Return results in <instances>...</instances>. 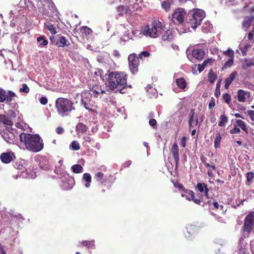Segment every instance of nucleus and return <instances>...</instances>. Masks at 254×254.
<instances>
[{"mask_svg": "<svg viewBox=\"0 0 254 254\" xmlns=\"http://www.w3.org/2000/svg\"><path fill=\"white\" fill-rule=\"evenodd\" d=\"M107 81V85L110 90H116L120 93L124 94V91L127 86V75L122 71H111L105 75Z\"/></svg>", "mask_w": 254, "mask_h": 254, "instance_id": "obj_1", "label": "nucleus"}, {"mask_svg": "<svg viewBox=\"0 0 254 254\" xmlns=\"http://www.w3.org/2000/svg\"><path fill=\"white\" fill-rule=\"evenodd\" d=\"M21 142L24 143L26 148L32 152H37L44 147L43 140L39 135L22 133L19 135Z\"/></svg>", "mask_w": 254, "mask_h": 254, "instance_id": "obj_2", "label": "nucleus"}, {"mask_svg": "<svg viewBox=\"0 0 254 254\" xmlns=\"http://www.w3.org/2000/svg\"><path fill=\"white\" fill-rule=\"evenodd\" d=\"M94 178L99 183L97 192L99 194H103L107 190H109L115 180V178L113 176L111 175L105 176L101 172L95 174Z\"/></svg>", "mask_w": 254, "mask_h": 254, "instance_id": "obj_3", "label": "nucleus"}, {"mask_svg": "<svg viewBox=\"0 0 254 254\" xmlns=\"http://www.w3.org/2000/svg\"><path fill=\"white\" fill-rule=\"evenodd\" d=\"M56 107L59 115L64 117L75 110L73 103L69 99L60 97L56 101Z\"/></svg>", "mask_w": 254, "mask_h": 254, "instance_id": "obj_4", "label": "nucleus"}, {"mask_svg": "<svg viewBox=\"0 0 254 254\" xmlns=\"http://www.w3.org/2000/svg\"><path fill=\"white\" fill-rule=\"evenodd\" d=\"M163 29L162 23L160 21L155 20L144 27L143 33L144 35L151 38H157L161 34Z\"/></svg>", "mask_w": 254, "mask_h": 254, "instance_id": "obj_5", "label": "nucleus"}, {"mask_svg": "<svg viewBox=\"0 0 254 254\" xmlns=\"http://www.w3.org/2000/svg\"><path fill=\"white\" fill-rule=\"evenodd\" d=\"M48 8L49 10L45 8L44 6H42L39 7L38 9L39 12L43 14L56 21H58L60 19V13L55 3H54L52 5L49 6Z\"/></svg>", "mask_w": 254, "mask_h": 254, "instance_id": "obj_6", "label": "nucleus"}, {"mask_svg": "<svg viewBox=\"0 0 254 254\" xmlns=\"http://www.w3.org/2000/svg\"><path fill=\"white\" fill-rule=\"evenodd\" d=\"M25 162L23 160H17L13 163V166L19 171L18 172L19 177L23 178H30V175L28 173L25 166Z\"/></svg>", "mask_w": 254, "mask_h": 254, "instance_id": "obj_7", "label": "nucleus"}, {"mask_svg": "<svg viewBox=\"0 0 254 254\" xmlns=\"http://www.w3.org/2000/svg\"><path fill=\"white\" fill-rule=\"evenodd\" d=\"M62 180V187L65 190L71 189L75 184L74 179L67 173H64L61 178Z\"/></svg>", "mask_w": 254, "mask_h": 254, "instance_id": "obj_8", "label": "nucleus"}, {"mask_svg": "<svg viewBox=\"0 0 254 254\" xmlns=\"http://www.w3.org/2000/svg\"><path fill=\"white\" fill-rule=\"evenodd\" d=\"M139 58L136 54L133 53L129 55L128 57L129 66L132 73L135 74L138 71L139 64Z\"/></svg>", "mask_w": 254, "mask_h": 254, "instance_id": "obj_9", "label": "nucleus"}, {"mask_svg": "<svg viewBox=\"0 0 254 254\" xmlns=\"http://www.w3.org/2000/svg\"><path fill=\"white\" fill-rule=\"evenodd\" d=\"M254 228V212H251L247 215L245 219V222L243 226L244 232H248L249 234Z\"/></svg>", "mask_w": 254, "mask_h": 254, "instance_id": "obj_10", "label": "nucleus"}, {"mask_svg": "<svg viewBox=\"0 0 254 254\" xmlns=\"http://www.w3.org/2000/svg\"><path fill=\"white\" fill-rule=\"evenodd\" d=\"M186 14L184 9L177 8L172 14V21L176 24H183Z\"/></svg>", "mask_w": 254, "mask_h": 254, "instance_id": "obj_11", "label": "nucleus"}, {"mask_svg": "<svg viewBox=\"0 0 254 254\" xmlns=\"http://www.w3.org/2000/svg\"><path fill=\"white\" fill-rule=\"evenodd\" d=\"M14 130L12 127H6L1 133L3 139L8 143H13L16 140Z\"/></svg>", "mask_w": 254, "mask_h": 254, "instance_id": "obj_12", "label": "nucleus"}, {"mask_svg": "<svg viewBox=\"0 0 254 254\" xmlns=\"http://www.w3.org/2000/svg\"><path fill=\"white\" fill-rule=\"evenodd\" d=\"M127 1L128 0H125V5H121L117 7V10L119 15L123 16L125 14L127 16H129L131 15V8L130 5H128Z\"/></svg>", "mask_w": 254, "mask_h": 254, "instance_id": "obj_13", "label": "nucleus"}, {"mask_svg": "<svg viewBox=\"0 0 254 254\" xmlns=\"http://www.w3.org/2000/svg\"><path fill=\"white\" fill-rule=\"evenodd\" d=\"M171 153L175 161V169L177 170L179 166V147L176 142H174L171 148Z\"/></svg>", "mask_w": 254, "mask_h": 254, "instance_id": "obj_14", "label": "nucleus"}, {"mask_svg": "<svg viewBox=\"0 0 254 254\" xmlns=\"http://www.w3.org/2000/svg\"><path fill=\"white\" fill-rule=\"evenodd\" d=\"M0 158L2 162L8 164L15 158V156L12 151H9L1 153L0 156Z\"/></svg>", "mask_w": 254, "mask_h": 254, "instance_id": "obj_15", "label": "nucleus"}, {"mask_svg": "<svg viewBox=\"0 0 254 254\" xmlns=\"http://www.w3.org/2000/svg\"><path fill=\"white\" fill-rule=\"evenodd\" d=\"M195 189L197 190L200 192L203 193L202 196L205 197L206 198H208V192L209 189L207 185L203 183H198L195 187Z\"/></svg>", "mask_w": 254, "mask_h": 254, "instance_id": "obj_16", "label": "nucleus"}, {"mask_svg": "<svg viewBox=\"0 0 254 254\" xmlns=\"http://www.w3.org/2000/svg\"><path fill=\"white\" fill-rule=\"evenodd\" d=\"M194 110L192 109L190 110V119L189 120V129L190 130L191 127H196L198 124V119L197 117H194Z\"/></svg>", "mask_w": 254, "mask_h": 254, "instance_id": "obj_17", "label": "nucleus"}, {"mask_svg": "<svg viewBox=\"0 0 254 254\" xmlns=\"http://www.w3.org/2000/svg\"><path fill=\"white\" fill-rule=\"evenodd\" d=\"M174 31L172 30L168 29L166 31L162 36V39L164 41L171 42L175 37Z\"/></svg>", "mask_w": 254, "mask_h": 254, "instance_id": "obj_18", "label": "nucleus"}, {"mask_svg": "<svg viewBox=\"0 0 254 254\" xmlns=\"http://www.w3.org/2000/svg\"><path fill=\"white\" fill-rule=\"evenodd\" d=\"M192 17L196 19L197 22L201 23L202 19L205 17V12L201 9H196L192 15Z\"/></svg>", "mask_w": 254, "mask_h": 254, "instance_id": "obj_19", "label": "nucleus"}, {"mask_svg": "<svg viewBox=\"0 0 254 254\" xmlns=\"http://www.w3.org/2000/svg\"><path fill=\"white\" fill-rule=\"evenodd\" d=\"M192 56L198 60H202L204 56V52L202 49L195 48L192 50Z\"/></svg>", "mask_w": 254, "mask_h": 254, "instance_id": "obj_20", "label": "nucleus"}, {"mask_svg": "<svg viewBox=\"0 0 254 254\" xmlns=\"http://www.w3.org/2000/svg\"><path fill=\"white\" fill-rule=\"evenodd\" d=\"M81 102L86 109L92 112H95L96 110L97 106L94 105L91 100L82 99Z\"/></svg>", "mask_w": 254, "mask_h": 254, "instance_id": "obj_21", "label": "nucleus"}, {"mask_svg": "<svg viewBox=\"0 0 254 254\" xmlns=\"http://www.w3.org/2000/svg\"><path fill=\"white\" fill-rule=\"evenodd\" d=\"M70 43L68 40L64 36H60L57 40L56 45L59 47H67Z\"/></svg>", "mask_w": 254, "mask_h": 254, "instance_id": "obj_22", "label": "nucleus"}, {"mask_svg": "<svg viewBox=\"0 0 254 254\" xmlns=\"http://www.w3.org/2000/svg\"><path fill=\"white\" fill-rule=\"evenodd\" d=\"M250 96V92L245 91L241 89L238 91V100L240 102H245L246 98H249Z\"/></svg>", "mask_w": 254, "mask_h": 254, "instance_id": "obj_23", "label": "nucleus"}, {"mask_svg": "<svg viewBox=\"0 0 254 254\" xmlns=\"http://www.w3.org/2000/svg\"><path fill=\"white\" fill-rule=\"evenodd\" d=\"M19 5L21 7L29 10H33L35 8L34 5L30 0H21Z\"/></svg>", "mask_w": 254, "mask_h": 254, "instance_id": "obj_24", "label": "nucleus"}, {"mask_svg": "<svg viewBox=\"0 0 254 254\" xmlns=\"http://www.w3.org/2000/svg\"><path fill=\"white\" fill-rule=\"evenodd\" d=\"M104 91L102 90L101 87L98 85L93 86L90 89V93L89 95H94L95 97H97V95L101 93H104Z\"/></svg>", "mask_w": 254, "mask_h": 254, "instance_id": "obj_25", "label": "nucleus"}, {"mask_svg": "<svg viewBox=\"0 0 254 254\" xmlns=\"http://www.w3.org/2000/svg\"><path fill=\"white\" fill-rule=\"evenodd\" d=\"M39 165L44 170H48L50 168L49 161L46 157H43L40 159Z\"/></svg>", "mask_w": 254, "mask_h": 254, "instance_id": "obj_26", "label": "nucleus"}, {"mask_svg": "<svg viewBox=\"0 0 254 254\" xmlns=\"http://www.w3.org/2000/svg\"><path fill=\"white\" fill-rule=\"evenodd\" d=\"M88 128L82 123H78L76 126V131L78 133H85L87 132Z\"/></svg>", "mask_w": 254, "mask_h": 254, "instance_id": "obj_27", "label": "nucleus"}, {"mask_svg": "<svg viewBox=\"0 0 254 254\" xmlns=\"http://www.w3.org/2000/svg\"><path fill=\"white\" fill-rule=\"evenodd\" d=\"M176 83L178 87L181 89H185L187 85L186 79L184 77L177 78Z\"/></svg>", "mask_w": 254, "mask_h": 254, "instance_id": "obj_28", "label": "nucleus"}, {"mask_svg": "<svg viewBox=\"0 0 254 254\" xmlns=\"http://www.w3.org/2000/svg\"><path fill=\"white\" fill-rule=\"evenodd\" d=\"M237 74V72H236V71L233 72L230 75L229 77L226 79V80H225V88L226 89H228L230 84L235 79Z\"/></svg>", "mask_w": 254, "mask_h": 254, "instance_id": "obj_29", "label": "nucleus"}, {"mask_svg": "<svg viewBox=\"0 0 254 254\" xmlns=\"http://www.w3.org/2000/svg\"><path fill=\"white\" fill-rule=\"evenodd\" d=\"M0 121L5 125L12 127L13 122L10 120V118L4 115H0Z\"/></svg>", "mask_w": 254, "mask_h": 254, "instance_id": "obj_30", "label": "nucleus"}, {"mask_svg": "<svg viewBox=\"0 0 254 254\" xmlns=\"http://www.w3.org/2000/svg\"><path fill=\"white\" fill-rule=\"evenodd\" d=\"M204 166L207 168L208 170L207 171V175L209 177H213L214 175L213 171H215V166L212 164L211 162L207 163H205Z\"/></svg>", "mask_w": 254, "mask_h": 254, "instance_id": "obj_31", "label": "nucleus"}, {"mask_svg": "<svg viewBox=\"0 0 254 254\" xmlns=\"http://www.w3.org/2000/svg\"><path fill=\"white\" fill-rule=\"evenodd\" d=\"M80 32L82 33L83 37H87L89 35L91 34L92 31L91 29L86 26H83L81 27Z\"/></svg>", "mask_w": 254, "mask_h": 254, "instance_id": "obj_32", "label": "nucleus"}, {"mask_svg": "<svg viewBox=\"0 0 254 254\" xmlns=\"http://www.w3.org/2000/svg\"><path fill=\"white\" fill-rule=\"evenodd\" d=\"M190 201H193L194 203L201 205V202H202V195H200V194L196 195V197L195 196L194 192L193 193V196L190 197Z\"/></svg>", "mask_w": 254, "mask_h": 254, "instance_id": "obj_33", "label": "nucleus"}, {"mask_svg": "<svg viewBox=\"0 0 254 254\" xmlns=\"http://www.w3.org/2000/svg\"><path fill=\"white\" fill-rule=\"evenodd\" d=\"M82 179L86 182L85 186L86 188H89L90 186L91 183V177L90 174L86 173L83 175Z\"/></svg>", "mask_w": 254, "mask_h": 254, "instance_id": "obj_34", "label": "nucleus"}, {"mask_svg": "<svg viewBox=\"0 0 254 254\" xmlns=\"http://www.w3.org/2000/svg\"><path fill=\"white\" fill-rule=\"evenodd\" d=\"M81 245L86 247L88 249H93L95 248L94 240L82 241L81 242Z\"/></svg>", "mask_w": 254, "mask_h": 254, "instance_id": "obj_35", "label": "nucleus"}, {"mask_svg": "<svg viewBox=\"0 0 254 254\" xmlns=\"http://www.w3.org/2000/svg\"><path fill=\"white\" fill-rule=\"evenodd\" d=\"M254 20V17H246L244 20L243 22L242 25L243 28H249L252 22Z\"/></svg>", "mask_w": 254, "mask_h": 254, "instance_id": "obj_36", "label": "nucleus"}, {"mask_svg": "<svg viewBox=\"0 0 254 254\" xmlns=\"http://www.w3.org/2000/svg\"><path fill=\"white\" fill-rule=\"evenodd\" d=\"M16 95L15 93L10 90H9L6 94L5 100L7 103L10 102L14 100V97H16Z\"/></svg>", "mask_w": 254, "mask_h": 254, "instance_id": "obj_37", "label": "nucleus"}, {"mask_svg": "<svg viewBox=\"0 0 254 254\" xmlns=\"http://www.w3.org/2000/svg\"><path fill=\"white\" fill-rule=\"evenodd\" d=\"M188 25L189 27V25L194 29H195L198 25L200 24V22H197L196 19L193 18L192 17L190 19L189 21L187 23H185V25Z\"/></svg>", "mask_w": 254, "mask_h": 254, "instance_id": "obj_38", "label": "nucleus"}, {"mask_svg": "<svg viewBox=\"0 0 254 254\" xmlns=\"http://www.w3.org/2000/svg\"><path fill=\"white\" fill-rule=\"evenodd\" d=\"M221 139V134L219 132H217L216 134L215 138L214 141V146L215 148H219L220 146V142Z\"/></svg>", "mask_w": 254, "mask_h": 254, "instance_id": "obj_39", "label": "nucleus"}, {"mask_svg": "<svg viewBox=\"0 0 254 254\" xmlns=\"http://www.w3.org/2000/svg\"><path fill=\"white\" fill-rule=\"evenodd\" d=\"M236 122L238 127L246 132L247 134H248V127H246L245 123L243 121L241 120H237Z\"/></svg>", "mask_w": 254, "mask_h": 254, "instance_id": "obj_40", "label": "nucleus"}, {"mask_svg": "<svg viewBox=\"0 0 254 254\" xmlns=\"http://www.w3.org/2000/svg\"><path fill=\"white\" fill-rule=\"evenodd\" d=\"M37 41L39 43V46L42 47L48 45V41L44 36H39L37 38Z\"/></svg>", "mask_w": 254, "mask_h": 254, "instance_id": "obj_41", "label": "nucleus"}, {"mask_svg": "<svg viewBox=\"0 0 254 254\" xmlns=\"http://www.w3.org/2000/svg\"><path fill=\"white\" fill-rule=\"evenodd\" d=\"M71 169L74 173L78 174L82 172L83 168L79 164H75L71 167Z\"/></svg>", "mask_w": 254, "mask_h": 254, "instance_id": "obj_42", "label": "nucleus"}, {"mask_svg": "<svg viewBox=\"0 0 254 254\" xmlns=\"http://www.w3.org/2000/svg\"><path fill=\"white\" fill-rule=\"evenodd\" d=\"M221 82V79H220L218 81L217 84H216V88L215 90L214 95L217 98H218L220 96V94H221V92H220Z\"/></svg>", "mask_w": 254, "mask_h": 254, "instance_id": "obj_43", "label": "nucleus"}, {"mask_svg": "<svg viewBox=\"0 0 254 254\" xmlns=\"http://www.w3.org/2000/svg\"><path fill=\"white\" fill-rule=\"evenodd\" d=\"M45 27L52 34H56L57 33L56 28L52 24L49 23L45 24Z\"/></svg>", "mask_w": 254, "mask_h": 254, "instance_id": "obj_44", "label": "nucleus"}, {"mask_svg": "<svg viewBox=\"0 0 254 254\" xmlns=\"http://www.w3.org/2000/svg\"><path fill=\"white\" fill-rule=\"evenodd\" d=\"M172 2V0H164L162 3V7L166 11H168L170 8V4Z\"/></svg>", "mask_w": 254, "mask_h": 254, "instance_id": "obj_45", "label": "nucleus"}, {"mask_svg": "<svg viewBox=\"0 0 254 254\" xmlns=\"http://www.w3.org/2000/svg\"><path fill=\"white\" fill-rule=\"evenodd\" d=\"M234 58V57H229V59L227 60L223 65V68H227L231 67L233 64Z\"/></svg>", "mask_w": 254, "mask_h": 254, "instance_id": "obj_46", "label": "nucleus"}, {"mask_svg": "<svg viewBox=\"0 0 254 254\" xmlns=\"http://www.w3.org/2000/svg\"><path fill=\"white\" fill-rule=\"evenodd\" d=\"M127 3H128V5H130V6L131 8V12L136 11L139 8L140 9L141 8L140 6H138V3H130V1L128 0L127 1Z\"/></svg>", "mask_w": 254, "mask_h": 254, "instance_id": "obj_47", "label": "nucleus"}, {"mask_svg": "<svg viewBox=\"0 0 254 254\" xmlns=\"http://www.w3.org/2000/svg\"><path fill=\"white\" fill-rule=\"evenodd\" d=\"M217 77V75L211 70L208 73V78L209 81L211 83H213Z\"/></svg>", "mask_w": 254, "mask_h": 254, "instance_id": "obj_48", "label": "nucleus"}, {"mask_svg": "<svg viewBox=\"0 0 254 254\" xmlns=\"http://www.w3.org/2000/svg\"><path fill=\"white\" fill-rule=\"evenodd\" d=\"M70 146V148L73 150H78L80 149V145L76 140L73 141Z\"/></svg>", "mask_w": 254, "mask_h": 254, "instance_id": "obj_49", "label": "nucleus"}, {"mask_svg": "<svg viewBox=\"0 0 254 254\" xmlns=\"http://www.w3.org/2000/svg\"><path fill=\"white\" fill-rule=\"evenodd\" d=\"M184 192L186 193V199L189 201H190V197L193 196V191L191 190L186 189L185 190H184Z\"/></svg>", "mask_w": 254, "mask_h": 254, "instance_id": "obj_50", "label": "nucleus"}, {"mask_svg": "<svg viewBox=\"0 0 254 254\" xmlns=\"http://www.w3.org/2000/svg\"><path fill=\"white\" fill-rule=\"evenodd\" d=\"M6 93L4 90L0 88V102L3 103L5 101Z\"/></svg>", "mask_w": 254, "mask_h": 254, "instance_id": "obj_51", "label": "nucleus"}, {"mask_svg": "<svg viewBox=\"0 0 254 254\" xmlns=\"http://www.w3.org/2000/svg\"><path fill=\"white\" fill-rule=\"evenodd\" d=\"M30 91V89L28 87L26 84L23 83L22 85V88L19 89V92L20 93H28Z\"/></svg>", "mask_w": 254, "mask_h": 254, "instance_id": "obj_52", "label": "nucleus"}, {"mask_svg": "<svg viewBox=\"0 0 254 254\" xmlns=\"http://www.w3.org/2000/svg\"><path fill=\"white\" fill-rule=\"evenodd\" d=\"M150 55V54L148 51H143L139 54L138 58L140 60H142L143 58L149 57Z\"/></svg>", "mask_w": 254, "mask_h": 254, "instance_id": "obj_53", "label": "nucleus"}, {"mask_svg": "<svg viewBox=\"0 0 254 254\" xmlns=\"http://www.w3.org/2000/svg\"><path fill=\"white\" fill-rule=\"evenodd\" d=\"M37 1L38 2H40L43 5L45 3L47 4L48 7L54 3L53 0H37Z\"/></svg>", "mask_w": 254, "mask_h": 254, "instance_id": "obj_54", "label": "nucleus"}, {"mask_svg": "<svg viewBox=\"0 0 254 254\" xmlns=\"http://www.w3.org/2000/svg\"><path fill=\"white\" fill-rule=\"evenodd\" d=\"M252 65H254V61H250L248 60H245V64L243 65V67L244 69H246Z\"/></svg>", "mask_w": 254, "mask_h": 254, "instance_id": "obj_55", "label": "nucleus"}, {"mask_svg": "<svg viewBox=\"0 0 254 254\" xmlns=\"http://www.w3.org/2000/svg\"><path fill=\"white\" fill-rule=\"evenodd\" d=\"M223 55L228 56L229 57H234V53L232 50H228L223 52Z\"/></svg>", "mask_w": 254, "mask_h": 254, "instance_id": "obj_56", "label": "nucleus"}, {"mask_svg": "<svg viewBox=\"0 0 254 254\" xmlns=\"http://www.w3.org/2000/svg\"><path fill=\"white\" fill-rule=\"evenodd\" d=\"M254 177V173L252 172H249L247 173V180L248 182H251Z\"/></svg>", "mask_w": 254, "mask_h": 254, "instance_id": "obj_57", "label": "nucleus"}, {"mask_svg": "<svg viewBox=\"0 0 254 254\" xmlns=\"http://www.w3.org/2000/svg\"><path fill=\"white\" fill-rule=\"evenodd\" d=\"M223 100L226 103L229 104L231 100V96L228 94H223Z\"/></svg>", "mask_w": 254, "mask_h": 254, "instance_id": "obj_58", "label": "nucleus"}, {"mask_svg": "<svg viewBox=\"0 0 254 254\" xmlns=\"http://www.w3.org/2000/svg\"><path fill=\"white\" fill-rule=\"evenodd\" d=\"M149 124L150 126L153 127L154 128H157V122L155 119H150L149 121Z\"/></svg>", "mask_w": 254, "mask_h": 254, "instance_id": "obj_59", "label": "nucleus"}, {"mask_svg": "<svg viewBox=\"0 0 254 254\" xmlns=\"http://www.w3.org/2000/svg\"><path fill=\"white\" fill-rule=\"evenodd\" d=\"M174 186L175 187L179 188V189L182 190L183 191H184V190L186 189L184 187V186H183V185L181 183H179L177 182L174 183Z\"/></svg>", "mask_w": 254, "mask_h": 254, "instance_id": "obj_60", "label": "nucleus"}, {"mask_svg": "<svg viewBox=\"0 0 254 254\" xmlns=\"http://www.w3.org/2000/svg\"><path fill=\"white\" fill-rule=\"evenodd\" d=\"M215 99L213 97H212L208 105L209 109H211L213 108L215 106Z\"/></svg>", "mask_w": 254, "mask_h": 254, "instance_id": "obj_61", "label": "nucleus"}, {"mask_svg": "<svg viewBox=\"0 0 254 254\" xmlns=\"http://www.w3.org/2000/svg\"><path fill=\"white\" fill-rule=\"evenodd\" d=\"M187 138L185 136H183L180 141V145L183 147H185L186 146Z\"/></svg>", "mask_w": 254, "mask_h": 254, "instance_id": "obj_62", "label": "nucleus"}, {"mask_svg": "<svg viewBox=\"0 0 254 254\" xmlns=\"http://www.w3.org/2000/svg\"><path fill=\"white\" fill-rule=\"evenodd\" d=\"M247 112L251 119L254 121V111L248 110Z\"/></svg>", "mask_w": 254, "mask_h": 254, "instance_id": "obj_63", "label": "nucleus"}, {"mask_svg": "<svg viewBox=\"0 0 254 254\" xmlns=\"http://www.w3.org/2000/svg\"><path fill=\"white\" fill-rule=\"evenodd\" d=\"M40 103L42 105H46L48 103V99L46 97H42L40 99Z\"/></svg>", "mask_w": 254, "mask_h": 254, "instance_id": "obj_64", "label": "nucleus"}]
</instances>
